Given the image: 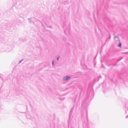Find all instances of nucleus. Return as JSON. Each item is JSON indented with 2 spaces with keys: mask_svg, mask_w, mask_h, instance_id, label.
<instances>
[{
  "mask_svg": "<svg viewBox=\"0 0 128 128\" xmlns=\"http://www.w3.org/2000/svg\"><path fill=\"white\" fill-rule=\"evenodd\" d=\"M52 64H53V62H52Z\"/></svg>",
  "mask_w": 128,
  "mask_h": 128,
  "instance_id": "4",
  "label": "nucleus"
},
{
  "mask_svg": "<svg viewBox=\"0 0 128 128\" xmlns=\"http://www.w3.org/2000/svg\"><path fill=\"white\" fill-rule=\"evenodd\" d=\"M70 76H66L63 79L64 80H68L70 79Z\"/></svg>",
  "mask_w": 128,
  "mask_h": 128,
  "instance_id": "1",
  "label": "nucleus"
},
{
  "mask_svg": "<svg viewBox=\"0 0 128 128\" xmlns=\"http://www.w3.org/2000/svg\"><path fill=\"white\" fill-rule=\"evenodd\" d=\"M58 58H57V60H58Z\"/></svg>",
  "mask_w": 128,
  "mask_h": 128,
  "instance_id": "3",
  "label": "nucleus"
},
{
  "mask_svg": "<svg viewBox=\"0 0 128 128\" xmlns=\"http://www.w3.org/2000/svg\"><path fill=\"white\" fill-rule=\"evenodd\" d=\"M118 46L120 47H121V44L120 43Z\"/></svg>",
  "mask_w": 128,
  "mask_h": 128,
  "instance_id": "2",
  "label": "nucleus"
}]
</instances>
